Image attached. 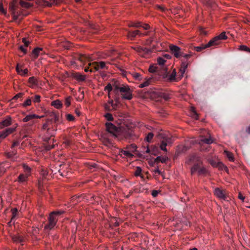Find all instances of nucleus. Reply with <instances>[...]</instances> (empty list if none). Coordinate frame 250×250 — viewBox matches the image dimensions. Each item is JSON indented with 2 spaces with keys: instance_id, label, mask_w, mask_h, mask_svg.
Returning a JSON list of instances; mask_svg holds the SVG:
<instances>
[{
  "instance_id": "obj_10",
  "label": "nucleus",
  "mask_w": 250,
  "mask_h": 250,
  "mask_svg": "<svg viewBox=\"0 0 250 250\" xmlns=\"http://www.w3.org/2000/svg\"><path fill=\"white\" fill-rule=\"evenodd\" d=\"M133 49L137 52L139 55L142 57H146V56L150 54L153 51L152 49H148L141 46L134 47H133Z\"/></svg>"
},
{
  "instance_id": "obj_23",
  "label": "nucleus",
  "mask_w": 250,
  "mask_h": 250,
  "mask_svg": "<svg viewBox=\"0 0 250 250\" xmlns=\"http://www.w3.org/2000/svg\"><path fill=\"white\" fill-rule=\"evenodd\" d=\"M123 84H120L119 83L117 82H115L113 84L112 87H113V92L116 94H117L118 92L120 91V88H122V86Z\"/></svg>"
},
{
  "instance_id": "obj_53",
  "label": "nucleus",
  "mask_w": 250,
  "mask_h": 250,
  "mask_svg": "<svg viewBox=\"0 0 250 250\" xmlns=\"http://www.w3.org/2000/svg\"><path fill=\"white\" fill-rule=\"evenodd\" d=\"M0 13L6 15V11L3 8L2 4L0 2Z\"/></svg>"
},
{
  "instance_id": "obj_39",
  "label": "nucleus",
  "mask_w": 250,
  "mask_h": 250,
  "mask_svg": "<svg viewBox=\"0 0 250 250\" xmlns=\"http://www.w3.org/2000/svg\"><path fill=\"white\" fill-rule=\"evenodd\" d=\"M142 172V169L140 167H136V169L135 171V172H134V175L136 176H141L142 178H143V176H142L141 175V173Z\"/></svg>"
},
{
  "instance_id": "obj_5",
  "label": "nucleus",
  "mask_w": 250,
  "mask_h": 250,
  "mask_svg": "<svg viewBox=\"0 0 250 250\" xmlns=\"http://www.w3.org/2000/svg\"><path fill=\"white\" fill-rule=\"evenodd\" d=\"M169 49L171 53L174 56V57L178 59L181 57H183L186 60H188L192 55L191 54H185L179 47L175 45H170Z\"/></svg>"
},
{
  "instance_id": "obj_62",
  "label": "nucleus",
  "mask_w": 250,
  "mask_h": 250,
  "mask_svg": "<svg viewBox=\"0 0 250 250\" xmlns=\"http://www.w3.org/2000/svg\"><path fill=\"white\" fill-rule=\"evenodd\" d=\"M238 198L243 201H244V200L245 199V197L242 194L241 192H239V193Z\"/></svg>"
},
{
  "instance_id": "obj_44",
  "label": "nucleus",
  "mask_w": 250,
  "mask_h": 250,
  "mask_svg": "<svg viewBox=\"0 0 250 250\" xmlns=\"http://www.w3.org/2000/svg\"><path fill=\"white\" fill-rule=\"evenodd\" d=\"M150 79L146 80L143 83H141L139 85V87L141 88H143V87L147 86L150 83Z\"/></svg>"
},
{
  "instance_id": "obj_3",
  "label": "nucleus",
  "mask_w": 250,
  "mask_h": 250,
  "mask_svg": "<svg viewBox=\"0 0 250 250\" xmlns=\"http://www.w3.org/2000/svg\"><path fill=\"white\" fill-rule=\"evenodd\" d=\"M64 212V211H55L50 213L48 217V222L45 225L44 227V232L45 233L48 232V231L52 229L56 225L58 218L57 216H59L62 214Z\"/></svg>"
},
{
  "instance_id": "obj_52",
  "label": "nucleus",
  "mask_w": 250,
  "mask_h": 250,
  "mask_svg": "<svg viewBox=\"0 0 250 250\" xmlns=\"http://www.w3.org/2000/svg\"><path fill=\"white\" fill-rule=\"evenodd\" d=\"M31 100L30 99H28L26 100L22 104L23 106H27L31 105Z\"/></svg>"
},
{
  "instance_id": "obj_8",
  "label": "nucleus",
  "mask_w": 250,
  "mask_h": 250,
  "mask_svg": "<svg viewBox=\"0 0 250 250\" xmlns=\"http://www.w3.org/2000/svg\"><path fill=\"white\" fill-rule=\"evenodd\" d=\"M122 98L124 100H130L132 98V90L127 85H122L120 91Z\"/></svg>"
},
{
  "instance_id": "obj_33",
  "label": "nucleus",
  "mask_w": 250,
  "mask_h": 250,
  "mask_svg": "<svg viewBox=\"0 0 250 250\" xmlns=\"http://www.w3.org/2000/svg\"><path fill=\"white\" fill-rule=\"evenodd\" d=\"M188 147L187 146H179L177 151L178 153H183L187 151Z\"/></svg>"
},
{
  "instance_id": "obj_27",
  "label": "nucleus",
  "mask_w": 250,
  "mask_h": 250,
  "mask_svg": "<svg viewBox=\"0 0 250 250\" xmlns=\"http://www.w3.org/2000/svg\"><path fill=\"white\" fill-rule=\"evenodd\" d=\"M51 105L58 109L61 108L62 106V102L58 100L53 101Z\"/></svg>"
},
{
  "instance_id": "obj_45",
  "label": "nucleus",
  "mask_w": 250,
  "mask_h": 250,
  "mask_svg": "<svg viewBox=\"0 0 250 250\" xmlns=\"http://www.w3.org/2000/svg\"><path fill=\"white\" fill-rule=\"evenodd\" d=\"M113 90L112 85L110 83H108L104 88L105 91H107L108 95L109 96V93Z\"/></svg>"
},
{
  "instance_id": "obj_12",
  "label": "nucleus",
  "mask_w": 250,
  "mask_h": 250,
  "mask_svg": "<svg viewBox=\"0 0 250 250\" xmlns=\"http://www.w3.org/2000/svg\"><path fill=\"white\" fill-rule=\"evenodd\" d=\"M9 9L13 16V20L14 21L17 20L20 15V12L16 10L15 6L13 4L9 5Z\"/></svg>"
},
{
  "instance_id": "obj_57",
  "label": "nucleus",
  "mask_w": 250,
  "mask_h": 250,
  "mask_svg": "<svg viewBox=\"0 0 250 250\" xmlns=\"http://www.w3.org/2000/svg\"><path fill=\"white\" fill-rule=\"evenodd\" d=\"M130 26L138 28V27H140L141 26H142V25L141 24L140 22H135V23H132Z\"/></svg>"
},
{
  "instance_id": "obj_48",
  "label": "nucleus",
  "mask_w": 250,
  "mask_h": 250,
  "mask_svg": "<svg viewBox=\"0 0 250 250\" xmlns=\"http://www.w3.org/2000/svg\"><path fill=\"white\" fill-rule=\"evenodd\" d=\"M71 97L70 96L67 97L64 102V104L67 107L69 106L71 104Z\"/></svg>"
},
{
  "instance_id": "obj_21",
  "label": "nucleus",
  "mask_w": 250,
  "mask_h": 250,
  "mask_svg": "<svg viewBox=\"0 0 250 250\" xmlns=\"http://www.w3.org/2000/svg\"><path fill=\"white\" fill-rule=\"evenodd\" d=\"M42 48H35L32 51L31 56L34 60L36 59L40 55V52L42 51Z\"/></svg>"
},
{
  "instance_id": "obj_55",
  "label": "nucleus",
  "mask_w": 250,
  "mask_h": 250,
  "mask_svg": "<svg viewBox=\"0 0 250 250\" xmlns=\"http://www.w3.org/2000/svg\"><path fill=\"white\" fill-rule=\"evenodd\" d=\"M66 119L69 121H73L74 120V117L71 114H68L66 115Z\"/></svg>"
},
{
  "instance_id": "obj_54",
  "label": "nucleus",
  "mask_w": 250,
  "mask_h": 250,
  "mask_svg": "<svg viewBox=\"0 0 250 250\" xmlns=\"http://www.w3.org/2000/svg\"><path fill=\"white\" fill-rule=\"evenodd\" d=\"M23 94L22 93H19L16 94L12 99V100H16L18 98H21Z\"/></svg>"
},
{
  "instance_id": "obj_32",
  "label": "nucleus",
  "mask_w": 250,
  "mask_h": 250,
  "mask_svg": "<svg viewBox=\"0 0 250 250\" xmlns=\"http://www.w3.org/2000/svg\"><path fill=\"white\" fill-rule=\"evenodd\" d=\"M159 68L157 66L151 65L149 68V71L151 73H154L158 71Z\"/></svg>"
},
{
  "instance_id": "obj_37",
  "label": "nucleus",
  "mask_w": 250,
  "mask_h": 250,
  "mask_svg": "<svg viewBox=\"0 0 250 250\" xmlns=\"http://www.w3.org/2000/svg\"><path fill=\"white\" fill-rule=\"evenodd\" d=\"M154 136V134L152 132H149L147 136H146L145 140L148 143H150L153 137Z\"/></svg>"
},
{
  "instance_id": "obj_13",
  "label": "nucleus",
  "mask_w": 250,
  "mask_h": 250,
  "mask_svg": "<svg viewBox=\"0 0 250 250\" xmlns=\"http://www.w3.org/2000/svg\"><path fill=\"white\" fill-rule=\"evenodd\" d=\"M214 194L216 197L221 199L225 200L227 199L225 191L220 189L219 188H216L214 189Z\"/></svg>"
},
{
  "instance_id": "obj_49",
  "label": "nucleus",
  "mask_w": 250,
  "mask_h": 250,
  "mask_svg": "<svg viewBox=\"0 0 250 250\" xmlns=\"http://www.w3.org/2000/svg\"><path fill=\"white\" fill-rule=\"evenodd\" d=\"M157 62H158V64L160 65H163L164 64L165 62H166V60L162 57H159L157 59Z\"/></svg>"
},
{
  "instance_id": "obj_35",
  "label": "nucleus",
  "mask_w": 250,
  "mask_h": 250,
  "mask_svg": "<svg viewBox=\"0 0 250 250\" xmlns=\"http://www.w3.org/2000/svg\"><path fill=\"white\" fill-rule=\"evenodd\" d=\"M52 118L54 119L55 123H59L60 122L59 114L53 113Z\"/></svg>"
},
{
  "instance_id": "obj_60",
  "label": "nucleus",
  "mask_w": 250,
  "mask_h": 250,
  "mask_svg": "<svg viewBox=\"0 0 250 250\" xmlns=\"http://www.w3.org/2000/svg\"><path fill=\"white\" fill-rule=\"evenodd\" d=\"M153 171L155 173H157L159 175H162V172L158 168H156L154 170H153Z\"/></svg>"
},
{
  "instance_id": "obj_30",
  "label": "nucleus",
  "mask_w": 250,
  "mask_h": 250,
  "mask_svg": "<svg viewBox=\"0 0 250 250\" xmlns=\"http://www.w3.org/2000/svg\"><path fill=\"white\" fill-rule=\"evenodd\" d=\"M12 217L11 219L10 222L15 221V218L17 216L18 213V209L16 208H14L11 209Z\"/></svg>"
},
{
  "instance_id": "obj_24",
  "label": "nucleus",
  "mask_w": 250,
  "mask_h": 250,
  "mask_svg": "<svg viewBox=\"0 0 250 250\" xmlns=\"http://www.w3.org/2000/svg\"><path fill=\"white\" fill-rule=\"evenodd\" d=\"M196 172L199 175H206L208 171V170L205 167H202L201 165L198 166V168L197 169Z\"/></svg>"
},
{
  "instance_id": "obj_11",
  "label": "nucleus",
  "mask_w": 250,
  "mask_h": 250,
  "mask_svg": "<svg viewBox=\"0 0 250 250\" xmlns=\"http://www.w3.org/2000/svg\"><path fill=\"white\" fill-rule=\"evenodd\" d=\"M89 65H94L95 71H99L100 69H108V67L106 65L105 62H90Z\"/></svg>"
},
{
  "instance_id": "obj_22",
  "label": "nucleus",
  "mask_w": 250,
  "mask_h": 250,
  "mask_svg": "<svg viewBox=\"0 0 250 250\" xmlns=\"http://www.w3.org/2000/svg\"><path fill=\"white\" fill-rule=\"evenodd\" d=\"M208 44H209V42L206 44H202L201 46H194V49L197 52H200L207 48L212 46V45H209Z\"/></svg>"
},
{
  "instance_id": "obj_6",
  "label": "nucleus",
  "mask_w": 250,
  "mask_h": 250,
  "mask_svg": "<svg viewBox=\"0 0 250 250\" xmlns=\"http://www.w3.org/2000/svg\"><path fill=\"white\" fill-rule=\"evenodd\" d=\"M120 126H116L112 123L107 122L105 123L106 130L116 138L119 135L120 130Z\"/></svg>"
},
{
  "instance_id": "obj_43",
  "label": "nucleus",
  "mask_w": 250,
  "mask_h": 250,
  "mask_svg": "<svg viewBox=\"0 0 250 250\" xmlns=\"http://www.w3.org/2000/svg\"><path fill=\"white\" fill-rule=\"evenodd\" d=\"M225 153L226 154L227 157L229 158V160L230 161H233L234 160V158L233 155L231 153L228 151H225Z\"/></svg>"
},
{
  "instance_id": "obj_40",
  "label": "nucleus",
  "mask_w": 250,
  "mask_h": 250,
  "mask_svg": "<svg viewBox=\"0 0 250 250\" xmlns=\"http://www.w3.org/2000/svg\"><path fill=\"white\" fill-rule=\"evenodd\" d=\"M50 128V127H49V125H48V123H44L42 125V129H41L42 132H43V131H45V130H47V131H49Z\"/></svg>"
},
{
  "instance_id": "obj_20",
  "label": "nucleus",
  "mask_w": 250,
  "mask_h": 250,
  "mask_svg": "<svg viewBox=\"0 0 250 250\" xmlns=\"http://www.w3.org/2000/svg\"><path fill=\"white\" fill-rule=\"evenodd\" d=\"M72 77L79 82H83L85 80V75L78 72L73 73Z\"/></svg>"
},
{
  "instance_id": "obj_1",
  "label": "nucleus",
  "mask_w": 250,
  "mask_h": 250,
  "mask_svg": "<svg viewBox=\"0 0 250 250\" xmlns=\"http://www.w3.org/2000/svg\"><path fill=\"white\" fill-rule=\"evenodd\" d=\"M137 138L133 129L127 125H121L117 139L119 140H125L131 142Z\"/></svg>"
},
{
  "instance_id": "obj_19",
  "label": "nucleus",
  "mask_w": 250,
  "mask_h": 250,
  "mask_svg": "<svg viewBox=\"0 0 250 250\" xmlns=\"http://www.w3.org/2000/svg\"><path fill=\"white\" fill-rule=\"evenodd\" d=\"M43 116H39L36 114H29L27 115L25 118H24L22 120L23 122H27L30 120H32L34 119H41L42 118Z\"/></svg>"
},
{
  "instance_id": "obj_16",
  "label": "nucleus",
  "mask_w": 250,
  "mask_h": 250,
  "mask_svg": "<svg viewBox=\"0 0 250 250\" xmlns=\"http://www.w3.org/2000/svg\"><path fill=\"white\" fill-rule=\"evenodd\" d=\"M188 62H187L185 61L182 62L179 71V77L181 78L183 77L184 74L185 73L186 70L188 67Z\"/></svg>"
},
{
  "instance_id": "obj_7",
  "label": "nucleus",
  "mask_w": 250,
  "mask_h": 250,
  "mask_svg": "<svg viewBox=\"0 0 250 250\" xmlns=\"http://www.w3.org/2000/svg\"><path fill=\"white\" fill-rule=\"evenodd\" d=\"M160 136H162L161 138L162 139L160 145L161 149L165 152H167L166 146H167L171 145L172 144L173 140L171 137L165 134H160Z\"/></svg>"
},
{
  "instance_id": "obj_25",
  "label": "nucleus",
  "mask_w": 250,
  "mask_h": 250,
  "mask_svg": "<svg viewBox=\"0 0 250 250\" xmlns=\"http://www.w3.org/2000/svg\"><path fill=\"white\" fill-rule=\"evenodd\" d=\"M213 142L211 138H207L204 137H202V138L200 139V144H206L208 145L211 144Z\"/></svg>"
},
{
  "instance_id": "obj_59",
  "label": "nucleus",
  "mask_w": 250,
  "mask_h": 250,
  "mask_svg": "<svg viewBox=\"0 0 250 250\" xmlns=\"http://www.w3.org/2000/svg\"><path fill=\"white\" fill-rule=\"evenodd\" d=\"M22 42L24 43V46L25 47H27L30 44V42L26 41L25 38H23L22 39Z\"/></svg>"
},
{
  "instance_id": "obj_51",
  "label": "nucleus",
  "mask_w": 250,
  "mask_h": 250,
  "mask_svg": "<svg viewBox=\"0 0 250 250\" xmlns=\"http://www.w3.org/2000/svg\"><path fill=\"white\" fill-rule=\"evenodd\" d=\"M154 37L153 36H152L149 39H147L146 41V44L148 45H150L154 41Z\"/></svg>"
},
{
  "instance_id": "obj_2",
  "label": "nucleus",
  "mask_w": 250,
  "mask_h": 250,
  "mask_svg": "<svg viewBox=\"0 0 250 250\" xmlns=\"http://www.w3.org/2000/svg\"><path fill=\"white\" fill-rule=\"evenodd\" d=\"M56 129L53 128H50L49 131L45 130L42 132V139L45 142L44 145L45 149L49 150L54 148L55 145L53 144L54 139L52 137L54 135V132Z\"/></svg>"
},
{
  "instance_id": "obj_58",
  "label": "nucleus",
  "mask_w": 250,
  "mask_h": 250,
  "mask_svg": "<svg viewBox=\"0 0 250 250\" xmlns=\"http://www.w3.org/2000/svg\"><path fill=\"white\" fill-rule=\"evenodd\" d=\"M40 98H41V96L38 95H36L35 97H34V99L33 100V101L35 102V103H39L40 102Z\"/></svg>"
},
{
  "instance_id": "obj_38",
  "label": "nucleus",
  "mask_w": 250,
  "mask_h": 250,
  "mask_svg": "<svg viewBox=\"0 0 250 250\" xmlns=\"http://www.w3.org/2000/svg\"><path fill=\"white\" fill-rule=\"evenodd\" d=\"M120 152L121 153H122V154L125 155V156L127 157H131L133 156V155L129 151L124 150L122 149Z\"/></svg>"
},
{
  "instance_id": "obj_41",
  "label": "nucleus",
  "mask_w": 250,
  "mask_h": 250,
  "mask_svg": "<svg viewBox=\"0 0 250 250\" xmlns=\"http://www.w3.org/2000/svg\"><path fill=\"white\" fill-rule=\"evenodd\" d=\"M106 119L108 121H113L114 120L113 117L111 113H107L104 115Z\"/></svg>"
},
{
  "instance_id": "obj_14",
  "label": "nucleus",
  "mask_w": 250,
  "mask_h": 250,
  "mask_svg": "<svg viewBox=\"0 0 250 250\" xmlns=\"http://www.w3.org/2000/svg\"><path fill=\"white\" fill-rule=\"evenodd\" d=\"M17 126L18 125L15 124L13 127L7 128L4 130L1 131L2 134H3V137L5 138L8 135L14 132L16 130V129L17 127Z\"/></svg>"
},
{
  "instance_id": "obj_61",
  "label": "nucleus",
  "mask_w": 250,
  "mask_h": 250,
  "mask_svg": "<svg viewBox=\"0 0 250 250\" xmlns=\"http://www.w3.org/2000/svg\"><path fill=\"white\" fill-rule=\"evenodd\" d=\"M158 193H159V192L157 190H153L152 192V195L154 197H156L158 196Z\"/></svg>"
},
{
  "instance_id": "obj_4",
  "label": "nucleus",
  "mask_w": 250,
  "mask_h": 250,
  "mask_svg": "<svg viewBox=\"0 0 250 250\" xmlns=\"http://www.w3.org/2000/svg\"><path fill=\"white\" fill-rule=\"evenodd\" d=\"M187 163L189 164H193L191 168V174L193 175L198 168V166L202 165V161L201 158L195 154L189 156Z\"/></svg>"
},
{
  "instance_id": "obj_50",
  "label": "nucleus",
  "mask_w": 250,
  "mask_h": 250,
  "mask_svg": "<svg viewBox=\"0 0 250 250\" xmlns=\"http://www.w3.org/2000/svg\"><path fill=\"white\" fill-rule=\"evenodd\" d=\"M240 49L242 51H245L247 52H250V48L248 47L247 46L244 45H242L240 46Z\"/></svg>"
},
{
  "instance_id": "obj_46",
  "label": "nucleus",
  "mask_w": 250,
  "mask_h": 250,
  "mask_svg": "<svg viewBox=\"0 0 250 250\" xmlns=\"http://www.w3.org/2000/svg\"><path fill=\"white\" fill-rule=\"evenodd\" d=\"M79 59L81 62H84L86 60H88V61H90V59H89V57H88L87 56H86L84 55H81L79 57Z\"/></svg>"
},
{
  "instance_id": "obj_17",
  "label": "nucleus",
  "mask_w": 250,
  "mask_h": 250,
  "mask_svg": "<svg viewBox=\"0 0 250 250\" xmlns=\"http://www.w3.org/2000/svg\"><path fill=\"white\" fill-rule=\"evenodd\" d=\"M142 34L139 30H135L133 31H128L127 33V37L130 40H133L137 35H139V36H142Z\"/></svg>"
},
{
  "instance_id": "obj_36",
  "label": "nucleus",
  "mask_w": 250,
  "mask_h": 250,
  "mask_svg": "<svg viewBox=\"0 0 250 250\" xmlns=\"http://www.w3.org/2000/svg\"><path fill=\"white\" fill-rule=\"evenodd\" d=\"M176 72L175 71V69H174L172 71V72L171 73V74H170L168 79L170 81H175L176 79H175V76H176Z\"/></svg>"
},
{
  "instance_id": "obj_64",
  "label": "nucleus",
  "mask_w": 250,
  "mask_h": 250,
  "mask_svg": "<svg viewBox=\"0 0 250 250\" xmlns=\"http://www.w3.org/2000/svg\"><path fill=\"white\" fill-rule=\"evenodd\" d=\"M20 49L22 51L24 54L27 53V50L22 46H20Z\"/></svg>"
},
{
  "instance_id": "obj_26",
  "label": "nucleus",
  "mask_w": 250,
  "mask_h": 250,
  "mask_svg": "<svg viewBox=\"0 0 250 250\" xmlns=\"http://www.w3.org/2000/svg\"><path fill=\"white\" fill-rule=\"evenodd\" d=\"M12 240L15 242L22 243L24 241V238L21 235H14L12 237Z\"/></svg>"
},
{
  "instance_id": "obj_15",
  "label": "nucleus",
  "mask_w": 250,
  "mask_h": 250,
  "mask_svg": "<svg viewBox=\"0 0 250 250\" xmlns=\"http://www.w3.org/2000/svg\"><path fill=\"white\" fill-rule=\"evenodd\" d=\"M12 124V119L10 116H7L6 118L0 122V129L7 127Z\"/></svg>"
},
{
  "instance_id": "obj_18",
  "label": "nucleus",
  "mask_w": 250,
  "mask_h": 250,
  "mask_svg": "<svg viewBox=\"0 0 250 250\" xmlns=\"http://www.w3.org/2000/svg\"><path fill=\"white\" fill-rule=\"evenodd\" d=\"M43 116H39L36 114H29L27 115L25 118H24L22 120L23 122H27L30 120H32L34 119H41L42 118Z\"/></svg>"
},
{
  "instance_id": "obj_47",
  "label": "nucleus",
  "mask_w": 250,
  "mask_h": 250,
  "mask_svg": "<svg viewBox=\"0 0 250 250\" xmlns=\"http://www.w3.org/2000/svg\"><path fill=\"white\" fill-rule=\"evenodd\" d=\"M29 83L32 84H37V81L36 78L34 77H31L29 78L28 80Z\"/></svg>"
},
{
  "instance_id": "obj_9",
  "label": "nucleus",
  "mask_w": 250,
  "mask_h": 250,
  "mask_svg": "<svg viewBox=\"0 0 250 250\" xmlns=\"http://www.w3.org/2000/svg\"><path fill=\"white\" fill-rule=\"evenodd\" d=\"M227 39V36L226 35L225 32H222L220 35L214 37L209 42V45H212V46H216L221 43L222 40H226Z\"/></svg>"
},
{
  "instance_id": "obj_31",
  "label": "nucleus",
  "mask_w": 250,
  "mask_h": 250,
  "mask_svg": "<svg viewBox=\"0 0 250 250\" xmlns=\"http://www.w3.org/2000/svg\"><path fill=\"white\" fill-rule=\"evenodd\" d=\"M167 160V158L166 157L158 156L155 159L156 162L165 163Z\"/></svg>"
},
{
  "instance_id": "obj_28",
  "label": "nucleus",
  "mask_w": 250,
  "mask_h": 250,
  "mask_svg": "<svg viewBox=\"0 0 250 250\" xmlns=\"http://www.w3.org/2000/svg\"><path fill=\"white\" fill-rule=\"evenodd\" d=\"M16 154H17V151H16V150H13L11 152H6L4 153L5 156L7 158H9V159L12 158L13 157V156L16 155Z\"/></svg>"
},
{
  "instance_id": "obj_56",
  "label": "nucleus",
  "mask_w": 250,
  "mask_h": 250,
  "mask_svg": "<svg viewBox=\"0 0 250 250\" xmlns=\"http://www.w3.org/2000/svg\"><path fill=\"white\" fill-rule=\"evenodd\" d=\"M20 144V142L18 141H14L11 146V148L13 149L16 146H18Z\"/></svg>"
},
{
  "instance_id": "obj_42",
  "label": "nucleus",
  "mask_w": 250,
  "mask_h": 250,
  "mask_svg": "<svg viewBox=\"0 0 250 250\" xmlns=\"http://www.w3.org/2000/svg\"><path fill=\"white\" fill-rule=\"evenodd\" d=\"M160 96L166 101H167L169 98V95L166 93H161Z\"/></svg>"
},
{
  "instance_id": "obj_34",
  "label": "nucleus",
  "mask_w": 250,
  "mask_h": 250,
  "mask_svg": "<svg viewBox=\"0 0 250 250\" xmlns=\"http://www.w3.org/2000/svg\"><path fill=\"white\" fill-rule=\"evenodd\" d=\"M16 70L18 73H19L20 72H22V73L21 74V75H25L28 73V69L27 68H26L24 70L20 69V68H19L18 65L16 67Z\"/></svg>"
},
{
  "instance_id": "obj_63",
  "label": "nucleus",
  "mask_w": 250,
  "mask_h": 250,
  "mask_svg": "<svg viewBox=\"0 0 250 250\" xmlns=\"http://www.w3.org/2000/svg\"><path fill=\"white\" fill-rule=\"evenodd\" d=\"M141 27H143L145 30H147L149 28H150V26L147 24H145L143 26L142 25Z\"/></svg>"
},
{
  "instance_id": "obj_29",
  "label": "nucleus",
  "mask_w": 250,
  "mask_h": 250,
  "mask_svg": "<svg viewBox=\"0 0 250 250\" xmlns=\"http://www.w3.org/2000/svg\"><path fill=\"white\" fill-rule=\"evenodd\" d=\"M28 177L27 175H24L23 174H21L18 177V181L20 182H23L26 180Z\"/></svg>"
}]
</instances>
